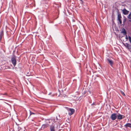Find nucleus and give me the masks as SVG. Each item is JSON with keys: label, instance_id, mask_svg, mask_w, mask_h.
Returning <instances> with one entry per match:
<instances>
[{"label": "nucleus", "instance_id": "1", "mask_svg": "<svg viewBox=\"0 0 131 131\" xmlns=\"http://www.w3.org/2000/svg\"><path fill=\"white\" fill-rule=\"evenodd\" d=\"M16 57L15 55H14L13 57H11V62L14 67L16 66V64L17 61Z\"/></svg>", "mask_w": 131, "mask_h": 131}, {"label": "nucleus", "instance_id": "2", "mask_svg": "<svg viewBox=\"0 0 131 131\" xmlns=\"http://www.w3.org/2000/svg\"><path fill=\"white\" fill-rule=\"evenodd\" d=\"M68 112V115L69 116L71 115L74 112L75 110L73 108H69L67 107H66Z\"/></svg>", "mask_w": 131, "mask_h": 131}, {"label": "nucleus", "instance_id": "3", "mask_svg": "<svg viewBox=\"0 0 131 131\" xmlns=\"http://www.w3.org/2000/svg\"><path fill=\"white\" fill-rule=\"evenodd\" d=\"M117 117V115L116 113H113L110 116L111 119L113 121L115 120Z\"/></svg>", "mask_w": 131, "mask_h": 131}, {"label": "nucleus", "instance_id": "4", "mask_svg": "<svg viewBox=\"0 0 131 131\" xmlns=\"http://www.w3.org/2000/svg\"><path fill=\"white\" fill-rule=\"evenodd\" d=\"M121 33L123 34L124 35L126 36L125 38L126 39H128V38L127 35V32L125 29L124 28H123L122 29V31L121 32Z\"/></svg>", "mask_w": 131, "mask_h": 131}, {"label": "nucleus", "instance_id": "5", "mask_svg": "<svg viewBox=\"0 0 131 131\" xmlns=\"http://www.w3.org/2000/svg\"><path fill=\"white\" fill-rule=\"evenodd\" d=\"M125 117V116L124 115H122L119 113L118 114L117 117V118L118 119L121 120L124 118Z\"/></svg>", "mask_w": 131, "mask_h": 131}, {"label": "nucleus", "instance_id": "6", "mask_svg": "<svg viewBox=\"0 0 131 131\" xmlns=\"http://www.w3.org/2000/svg\"><path fill=\"white\" fill-rule=\"evenodd\" d=\"M107 60L110 64L111 66L112 67H113L114 63L113 61L112 60L109 59V58H107Z\"/></svg>", "mask_w": 131, "mask_h": 131}, {"label": "nucleus", "instance_id": "7", "mask_svg": "<svg viewBox=\"0 0 131 131\" xmlns=\"http://www.w3.org/2000/svg\"><path fill=\"white\" fill-rule=\"evenodd\" d=\"M122 12L123 14L125 15H127L129 12V11L125 9H123L122 10Z\"/></svg>", "mask_w": 131, "mask_h": 131}, {"label": "nucleus", "instance_id": "8", "mask_svg": "<svg viewBox=\"0 0 131 131\" xmlns=\"http://www.w3.org/2000/svg\"><path fill=\"white\" fill-rule=\"evenodd\" d=\"M50 131H55V127L53 125H51L50 126Z\"/></svg>", "mask_w": 131, "mask_h": 131}, {"label": "nucleus", "instance_id": "9", "mask_svg": "<svg viewBox=\"0 0 131 131\" xmlns=\"http://www.w3.org/2000/svg\"><path fill=\"white\" fill-rule=\"evenodd\" d=\"M49 126V124H43L41 128H42L44 129L45 128H47Z\"/></svg>", "mask_w": 131, "mask_h": 131}, {"label": "nucleus", "instance_id": "10", "mask_svg": "<svg viewBox=\"0 0 131 131\" xmlns=\"http://www.w3.org/2000/svg\"><path fill=\"white\" fill-rule=\"evenodd\" d=\"M124 127L127 128V127L131 128V124L130 123H127L124 125Z\"/></svg>", "mask_w": 131, "mask_h": 131}, {"label": "nucleus", "instance_id": "11", "mask_svg": "<svg viewBox=\"0 0 131 131\" xmlns=\"http://www.w3.org/2000/svg\"><path fill=\"white\" fill-rule=\"evenodd\" d=\"M125 46L128 49H130V45L128 43H125Z\"/></svg>", "mask_w": 131, "mask_h": 131}, {"label": "nucleus", "instance_id": "12", "mask_svg": "<svg viewBox=\"0 0 131 131\" xmlns=\"http://www.w3.org/2000/svg\"><path fill=\"white\" fill-rule=\"evenodd\" d=\"M118 15L117 19H121L122 18V17L121 14L119 13H118Z\"/></svg>", "mask_w": 131, "mask_h": 131}, {"label": "nucleus", "instance_id": "13", "mask_svg": "<svg viewBox=\"0 0 131 131\" xmlns=\"http://www.w3.org/2000/svg\"><path fill=\"white\" fill-rule=\"evenodd\" d=\"M127 18L129 19H131V12L130 13L128 16Z\"/></svg>", "mask_w": 131, "mask_h": 131}, {"label": "nucleus", "instance_id": "14", "mask_svg": "<svg viewBox=\"0 0 131 131\" xmlns=\"http://www.w3.org/2000/svg\"><path fill=\"white\" fill-rule=\"evenodd\" d=\"M117 20L119 21L120 24H121L122 23V21L121 19H117Z\"/></svg>", "mask_w": 131, "mask_h": 131}, {"label": "nucleus", "instance_id": "15", "mask_svg": "<svg viewBox=\"0 0 131 131\" xmlns=\"http://www.w3.org/2000/svg\"><path fill=\"white\" fill-rule=\"evenodd\" d=\"M46 122L47 123H50L51 122L48 119H47L46 120Z\"/></svg>", "mask_w": 131, "mask_h": 131}, {"label": "nucleus", "instance_id": "16", "mask_svg": "<svg viewBox=\"0 0 131 131\" xmlns=\"http://www.w3.org/2000/svg\"><path fill=\"white\" fill-rule=\"evenodd\" d=\"M96 105V103H95L94 102H93V103H92V104H91V106H93V105Z\"/></svg>", "mask_w": 131, "mask_h": 131}, {"label": "nucleus", "instance_id": "17", "mask_svg": "<svg viewBox=\"0 0 131 131\" xmlns=\"http://www.w3.org/2000/svg\"><path fill=\"white\" fill-rule=\"evenodd\" d=\"M128 38L129 41L131 43V37L130 36H129Z\"/></svg>", "mask_w": 131, "mask_h": 131}, {"label": "nucleus", "instance_id": "18", "mask_svg": "<svg viewBox=\"0 0 131 131\" xmlns=\"http://www.w3.org/2000/svg\"><path fill=\"white\" fill-rule=\"evenodd\" d=\"M30 115H31L32 114H35V113H33V112H31L30 111Z\"/></svg>", "mask_w": 131, "mask_h": 131}, {"label": "nucleus", "instance_id": "19", "mask_svg": "<svg viewBox=\"0 0 131 131\" xmlns=\"http://www.w3.org/2000/svg\"><path fill=\"white\" fill-rule=\"evenodd\" d=\"M121 93L124 96L125 95V93H124V92L123 91H121Z\"/></svg>", "mask_w": 131, "mask_h": 131}, {"label": "nucleus", "instance_id": "20", "mask_svg": "<svg viewBox=\"0 0 131 131\" xmlns=\"http://www.w3.org/2000/svg\"><path fill=\"white\" fill-rule=\"evenodd\" d=\"M1 94L3 95H8L7 94V93H5L4 94Z\"/></svg>", "mask_w": 131, "mask_h": 131}, {"label": "nucleus", "instance_id": "21", "mask_svg": "<svg viewBox=\"0 0 131 131\" xmlns=\"http://www.w3.org/2000/svg\"><path fill=\"white\" fill-rule=\"evenodd\" d=\"M126 19H125L123 21V22L124 23V22H125L126 21Z\"/></svg>", "mask_w": 131, "mask_h": 131}, {"label": "nucleus", "instance_id": "22", "mask_svg": "<svg viewBox=\"0 0 131 131\" xmlns=\"http://www.w3.org/2000/svg\"><path fill=\"white\" fill-rule=\"evenodd\" d=\"M50 23H53V22L52 21H51L50 22Z\"/></svg>", "mask_w": 131, "mask_h": 131}, {"label": "nucleus", "instance_id": "23", "mask_svg": "<svg viewBox=\"0 0 131 131\" xmlns=\"http://www.w3.org/2000/svg\"><path fill=\"white\" fill-rule=\"evenodd\" d=\"M130 49H131V46L130 47Z\"/></svg>", "mask_w": 131, "mask_h": 131}, {"label": "nucleus", "instance_id": "24", "mask_svg": "<svg viewBox=\"0 0 131 131\" xmlns=\"http://www.w3.org/2000/svg\"><path fill=\"white\" fill-rule=\"evenodd\" d=\"M50 94V93L49 94Z\"/></svg>", "mask_w": 131, "mask_h": 131}]
</instances>
